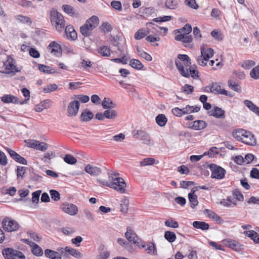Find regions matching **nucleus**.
<instances>
[{"label":"nucleus","mask_w":259,"mask_h":259,"mask_svg":"<svg viewBox=\"0 0 259 259\" xmlns=\"http://www.w3.org/2000/svg\"><path fill=\"white\" fill-rule=\"evenodd\" d=\"M50 20L52 25L55 26L56 30L61 32L65 27L63 16L57 10H53L51 11Z\"/></svg>","instance_id":"obj_1"},{"label":"nucleus","mask_w":259,"mask_h":259,"mask_svg":"<svg viewBox=\"0 0 259 259\" xmlns=\"http://www.w3.org/2000/svg\"><path fill=\"white\" fill-rule=\"evenodd\" d=\"M4 69L0 70V72L3 73L11 74V76L14 75L17 72H20L17 66L14 64V60L10 56H7V59L3 62Z\"/></svg>","instance_id":"obj_2"},{"label":"nucleus","mask_w":259,"mask_h":259,"mask_svg":"<svg viewBox=\"0 0 259 259\" xmlns=\"http://www.w3.org/2000/svg\"><path fill=\"white\" fill-rule=\"evenodd\" d=\"M2 254L5 259H26L25 254L22 251L13 248L3 249Z\"/></svg>","instance_id":"obj_3"},{"label":"nucleus","mask_w":259,"mask_h":259,"mask_svg":"<svg viewBox=\"0 0 259 259\" xmlns=\"http://www.w3.org/2000/svg\"><path fill=\"white\" fill-rule=\"evenodd\" d=\"M211 172V178L212 179H215L221 180L224 178L226 173V170L221 166L217 165L214 163H211L208 165Z\"/></svg>","instance_id":"obj_4"},{"label":"nucleus","mask_w":259,"mask_h":259,"mask_svg":"<svg viewBox=\"0 0 259 259\" xmlns=\"http://www.w3.org/2000/svg\"><path fill=\"white\" fill-rule=\"evenodd\" d=\"M133 137L137 140L143 141V143L150 145L152 140L150 135L145 131L134 130L132 132Z\"/></svg>","instance_id":"obj_5"},{"label":"nucleus","mask_w":259,"mask_h":259,"mask_svg":"<svg viewBox=\"0 0 259 259\" xmlns=\"http://www.w3.org/2000/svg\"><path fill=\"white\" fill-rule=\"evenodd\" d=\"M3 229L7 232H13L17 230L19 228L18 223L9 218H5L2 221Z\"/></svg>","instance_id":"obj_6"},{"label":"nucleus","mask_w":259,"mask_h":259,"mask_svg":"<svg viewBox=\"0 0 259 259\" xmlns=\"http://www.w3.org/2000/svg\"><path fill=\"white\" fill-rule=\"evenodd\" d=\"M111 180L113 181L110 182L111 188L117 190L121 193H124L126 184L124 180L119 177L114 178L113 176L111 177Z\"/></svg>","instance_id":"obj_7"},{"label":"nucleus","mask_w":259,"mask_h":259,"mask_svg":"<svg viewBox=\"0 0 259 259\" xmlns=\"http://www.w3.org/2000/svg\"><path fill=\"white\" fill-rule=\"evenodd\" d=\"M223 243L226 246L236 252L242 251L245 248V246L243 244L235 240L226 239L223 240Z\"/></svg>","instance_id":"obj_8"},{"label":"nucleus","mask_w":259,"mask_h":259,"mask_svg":"<svg viewBox=\"0 0 259 259\" xmlns=\"http://www.w3.org/2000/svg\"><path fill=\"white\" fill-rule=\"evenodd\" d=\"M242 137V142L247 145L254 146L256 144L254 135L250 131L244 130Z\"/></svg>","instance_id":"obj_9"},{"label":"nucleus","mask_w":259,"mask_h":259,"mask_svg":"<svg viewBox=\"0 0 259 259\" xmlns=\"http://www.w3.org/2000/svg\"><path fill=\"white\" fill-rule=\"evenodd\" d=\"M61 208L63 211L71 215H74L78 212L77 207L73 204L66 203Z\"/></svg>","instance_id":"obj_10"},{"label":"nucleus","mask_w":259,"mask_h":259,"mask_svg":"<svg viewBox=\"0 0 259 259\" xmlns=\"http://www.w3.org/2000/svg\"><path fill=\"white\" fill-rule=\"evenodd\" d=\"M80 106L79 101L73 100L68 105L67 112L69 116H75L78 113Z\"/></svg>","instance_id":"obj_11"},{"label":"nucleus","mask_w":259,"mask_h":259,"mask_svg":"<svg viewBox=\"0 0 259 259\" xmlns=\"http://www.w3.org/2000/svg\"><path fill=\"white\" fill-rule=\"evenodd\" d=\"M7 151L10 154L12 158H13L15 161L22 164H27V161L26 160V159L20 156L19 154H18L13 150L8 148H7Z\"/></svg>","instance_id":"obj_12"},{"label":"nucleus","mask_w":259,"mask_h":259,"mask_svg":"<svg viewBox=\"0 0 259 259\" xmlns=\"http://www.w3.org/2000/svg\"><path fill=\"white\" fill-rule=\"evenodd\" d=\"M200 50L201 55L203 56V59L206 62H208L209 59L213 55V50L212 48H207L204 45L201 46Z\"/></svg>","instance_id":"obj_13"},{"label":"nucleus","mask_w":259,"mask_h":259,"mask_svg":"<svg viewBox=\"0 0 259 259\" xmlns=\"http://www.w3.org/2000/svg\"><path fill=\"white\" fill-rule=\"evenodd\" d=\"M210 116H212L217 118L224 119L225 118V112L222 108L215 106L213 108L207 112Z\"/></svg>","instance_id":"obj_14"},{"label":"nucleus","mask_w":259,"mask_h":259,"mask_svg":"<svg viewBox=\"0 0 259 259\" xmlns=\"http://www.w3.org/2000/svg\"><path fill=\"white\" fill-rule=\"evenodd\" d=\"M48 49H51V53L56 56H60L62 54V48L60 45L55 41H52L48 46Z\"/></svg>","instance_id":"obj_15"},{"label":"nucleus","mask_w":259,"mask_h":259,"mask_svg":"<svg viewBox=\"0 0 259 259\" xmlns=\"http://www.w3.org/2000/svg\"><path fill=\"white\" fill-rule=\"evenodd\" d=\"M175 64L182 76L187 78L189 77L190 74L188 72V69H185V66L184 62H180L179 60H175Z\"/></svg>","instance_id":"obj_16"},{"label":"nucleus","mask_w":259,"mask_h":259,"mask_svg":"<svg viewBox=\"0 0 259 259\" xmlns=\"http://www.w3.org/2000/svg\"><path fill=\"white\" fill-rule=\"evenodd\" d=\"M207 125V123L201 120H197L189 124V127L194 130H201L205 128Z\"/></svg>","instance_id":"obj_17"},{"label":"nucleus","mask_w":259,"mask_h":259,"mask_svg":"<svg viewBox=\"0 0 259 259\" xmlns=\"http://www.w3.org/2000/svg\"><path fill=\"white\" fill-rule=\"evenodd\" d=\"M65 33L67 37L71 40H75L77 38V34L74 27L71 25H67L65 29Z\"/></svg>","instance_id":"obj_18"},{"label":"nucleus","mask_w":259,"mask_h":259,"mask_svg":"<svg viewBox=\"0 0 259 259\" xmlns=\"http://www.w3.org/2000/svg\"><path fill=\"white\" fill-rule=\"evenodd\" d=\"M84 170L86 172L92 176H97L102 172V170L100 167L93 166L91 164L86 165Z\"/></svg>","instance_id":"obj_19"},{"label":"nucleus","mask_w":259,"mask_h":259,"mask_svg":"<svg viewBox=\"0 0 259 259\" xmlns=\"http://www.w3.org/2000/svg\"><path fill=\"white\" fill-rule=\"evenodd\" d=\"M2 102L5 103H13L15 104H20V100L19 99L12 95H5L1 97Z\"/></svg>","instance_id":"obj_20"},{"label":"nucleus","mask_w":259,"mask_h":259,"mask_svg":"<svg viewBox=\"0 0 259 259\" xmlns=\"http://www.w3.org/2000/svg\"><path fill=\"white\" fill-rule=\"evenodd\" d=\"M38 69L40 72L47 74L60 73V71H56L52 67L44 64H39L38 65Z\"/></svg>","instance_id":"obj_21"},{"label":"nucleus","mask_w":259,"mask_h":259,"mask_svg":"<svg viewBox=\"0 0 259 259\" xmlns=\"http://www.w3.org/2000/svg\"><path fill=\"white\" fill-rule=\"evenodd\" d=\"M125 237L130 242L132 243H134L136 238H138V235L131 227H127L126 232L125 233Z\"/></svg>","instance_id":"obj_22"},{"label":"nucleus","mask_w":259,"mask_h":259,"mask_svg":"<svg viewBox=\"0 0 259 259\" xmlns=\"http://www.w3.org/2000/svg\"><path fill=\"white\" fill-rule=\"evenodd\" d=\"M243 234L249 237L255 244L259 243V234L254 230L245 231Z\"/></svg>","instance_id":"obj_23"},{"label":"nucleus","mask_w":259,"mask_h":259,"mask_svg":"<svg viewBox=\"0 0 259 259\" xmlns=\"http://www.w3.org/2000/svg\"><path fill=\"white\" fill-rule=\"evenodd\" d=\"M236 79L235 77H231L230 79L228 81V86L231 90L237 93H241V88L238 83L236 82Z\"/></svg>","instance_id":"obj_24"},{"label":"nucleus","mask_w":259,"mask_h":259,"mask_svg":"<svg viewBox=\"0 0 259 259\" xmlns=\"http://www.w3.org/2000/svg\"><path fill=\"white\" fill-rule=\"evenodd\" d=\"M204 211L210 218L215 221L218 224H221L224 222L223 219L212 210L206 209Z\"/></svg>","instance_id":"obj_25"},{"label":"nucleus","mask_w":259,"mask_h":259,"mask_svg":"<svg viewBox=\"0 0 259 259\" xmlns=\"http://www.w3.org/2000/svg\"><path fill=\"white\" fill-rule=\"evenodd\" d=\"M45 254L50 259H61L60 253L50 249H46L45 250Z\"/></svg>","instance_id":"obj_26"},{"label":"nucleus","mask_w":259,"mask_h":259,"mask_svg":"<svg viewBox=\"0 0 259 259\" xmlns=\"http://www.w3.org/2000/svg\"><path fill=\"white\" fill-rule=\"evenodd\" d=\"M193 227L197 229L206 231L209 229V225L208 223L203 221H194L192 224Z\"/></svg>","instance_id":"obj_27"},{"label":"nucleus","mask_w":259,"mask_h":259,"mask_svg":"<svg viewBox=\"0 0 259 259\" xmlns=\"http://www.w3.org/2000/svg\"><path fill=\"white\" fill-rule=\"evenodd\" d=\"M94 117V114L89 110H84L81 114L80 119L81 121L88 122Z\"/></svg>","instance_id":"obj_28"},{"label":"nucleus","mask_w":259,"mask_h":259,"mask_svg":"<svg viewBox=\"0 0 259 259\" xmlns=\"http://www.w3.org/2000/svg\"><path fill=\"white\" fill-rule=\"evenodd\" d=\"M64 251L76 258H81L82 257V254L80 252L70 247H65Z\"/></svg>","instance_id":"obj_29"},{"label":"nucleus","mask_w":259,"mask_h":259,"mask_svg":"<svg viewBox=\"0 0 259 259\" xmlns=\"http://www.w3.org/2000/svg\"><path fill=\"white\" fill-rule=\"evenodd\" d=\"M99 18L96 16H92L90 18L88 19L85 23H87L90 28L94 29L99 24Z\"/></svg>","instance_id":"obj_30"},{"label":"nucleus","mask_w":259,"mask_h":259,"mask_svg":"<svg viewBox=\"0 0 259 259\" xmlns=\"http://www.w3.org/2000/svg\"><path fill=\"white\" fill-rule=\"evenodd\" d=\"M175 39L177 41H182L185 44L190 43L193 40L191 35H186L182 34L176 35Z\"/></svg>","instance_id":"obj_31"},{"label":"nucleus","mask_w":259,"mask_h":259,"mask_svg":"<svg viewBox=\"0 0 259 259\" xmlns=\"http://www.w3.org/2000/svg\"><path fill=\"white\" fill-rule=\"evenodd\" d=\"M102 106L104 109H113L116 106V104L109 98H105L102 101Z\"/></svg>","instance_id":"obj_32"},{"label":"nucleus","mask_w":259,"mask_h":259,"mask_svg":"<svg viewBox=\"0 0 259 259\" xmlns=\"http://www.w3.org/2000/svg\"><path fill=\"white\" fill-rule=\"evenodd\" d=\"M155 121L159 126L163 127L166 124L167 119L164 114H159L156 116Z\"/></svg>","instance_id":"obj_33"},{"label":"nucleus","mask_w":259,"mask_h":259,"mask_svg":"<svg viewBox=\"0 0 259 259\" xmlns=\"http://www.w3.org/2000/svg\"><path fill=\"white\" fill-rule=\"evenodd\" d=\"M111 50L109 47L103 46L98 49V52L103 57H109L111 55Z\"/></svg>","instance_id":"obj_34"},{"label":"nucleus","mask_w":259,"mask_h":259,"mask_svg":"<svg viewBox=\"0 0 259 259\" xmlns=\"http://www.w3.org/2000/svg\"><path fill=\"white\" fill-rule=\"evenodd\" d=\"M104 111V116L109 119H114L117 116V113L115 110L112 109H106Z\"/></svg>","instance_id":"obj_35"},{"label":"nucleus","mask_w":259,"mask_h":259,"mask_svg":"<svg viewBox=\"0 0 259 259\" xmlns=\"http://www.w3.org/2000/svg\"><path fill=\"white\" fill-rule=\"evenodd\" d=\"M93 30V29L90 28L89 25L85 23L83 25L80 27V32L84 37L90 36Z\"/></svg>","instance_id":"obj_36"},{"label":"nucleus","mask_w":259,"mask_h":259,"mask_svg":"<svg viewBox=\"0 0 259 259\" xmlns=\"http://www.w3.org/2000/svg\"><path fill=\"white\" fill-rule=\"evenodd\" d=\"M15 19L19 22L23 24H28L30 25L32 24V21L31 19L25 16L22 15H18L15 16Z\"/></svg>","instance_id":"obj_37"},{"label":"nucleus","mask_w":259,"mask_h":259,"mask_svg":"<svg viewBox=\"0 0 259 259\" xmlns=\"http://www.w3.org/2000/svg\"><path fill=\"white\" fill-rule=\"evenodd\" d=\"M176 60H179L180 62L183 61L184 63L185 67L190 66L191 62L190 57L185 54H179L177 56V59Z\"/></svg>","instance_id":"obj_38"},{"label":"nucleus","mask_w":259,"mask_h":259,"mask_svg":"<svg viewBox=\"0 0 259 259\" xmlns=\"http://www.w3.org/2000/svg\"><path fill=\"white\" fill-rule=\"evenodd\" d=\"M32 253L37 256H41L43 254V250L41 248L34 242H32Z\"/></svg>","instance_id":"obj_39"},{"label":"nucleus","mask_w":259,"mask_h":259,"mask_svg":"<svg viewBox=\"0 0 259 259\" xmlns=\"http://www.w3.org/2000/svg\"><path fill=\"white\" fill-rule=\"evenodd\" d=\"M164 237V238L169 243L174 242L177 238L176 234L170 231H165Z\"/></svg>","instance_id":"obj_40"},{"label":"nucleus","mask_w":259,"mask_h":259,"mask_svg":"<svg viewBox=\"0 0 259 259\" xmlns=\"http://www.w3.org/2000/svg\"><path fill=\"white\" fill-rule=\"evenodd\" d=\"M243 132H244V129H235L232 132V136L237 141H241L242 142V136L243 135Z\"/></svg>","instance_id":"obj_41"},{"label":"nucleus","mask_w":259,"mask_h":259,"mask_svg":"<svg viewBox=\"0 0 259 259\" xmlns=\"http://www.w3.org/2000/svg\"><path fill=\"white\" fill-rule=\"evenodd\" d=\"M62 10L67 14L71 16L75 15L76 12L74 8L68 5H63L62 7Z\"/></svg>","instance_id":"obj_42"},{"label":"nucleus","mask_w":259,"mask_h":259,"mask_svg":"<svg viewBox=\"0 0 259 259\" xmlns=\"http://www.w3.org/2000/svg\"><path fill=\"white\" fill-rule=\"evenodd\" d=\"M130 65L134 69L137 70H141L144 66L142 63L139 60L135 59H131L130 62Z\"/></svg>","instance_id":"obj_43"},{"label":"nucleus","mask_w":259,"mask_h":259,"mask_svg":"<svg viewBox=\"0 0 259 259\" xmlns=\"http://www.w3.org/2000/svg\"><path fill=\"white\" fill-rule=\"evenodd\" d=\"M188 199L190 203V206L192 208H194L198 204L197 195H192L191 194H188Z\"/></svg>","instance_id":"obj_44"},{"label":"nucleus","mask_w":259,"mask_h":259,"mask_svg":"<svg viewBox=\"0 0 259 259\" xmlns=\"http://www.w3.org/2000/svg\"><path fill=\"white\" fill-rule=\"evenodd\" d=\"M129 200L127 198H123L121 200L120 211L123 213L127 212L128 209Z\"/></svg>","instance_id":"obj_45"},{"label":"nucleus","mask_w":259,"mask_h":259,"mask_svg":"<svg viewBox=\"0 0 259 259\" xmlns=\"http://www.w3.org/2000/svg\"><path fill=\"white\" fill-rule=\"evenodd\" d=\"M64 161L67 164H74L76 163V158L71 154H66L64 157Z\"/></svg>","instance_id":"obj_46"},{"label":"nucleus","mask_w":259,"mask_h":259,"mask_svg":"<svg viewBox=\"0 0 259 259\" xmlns=\"http://www.w3.org/2000/svg\"><path fill=\"white\" fill-rule=\"evenodd\" d=\"M192 27L191 25L188 23L185 25V26L181 29H177L178 32H183V34L187 35L189 34L192 31Z\"/></svg>","instance_id":"obj_47"},{"label":"nucleus","mask_w":259,"mask_h":259,"mask_svg":"<svg viewBox=\"0 0 259 259\" xmlns=\"http://www.w3.org/2000/svg\"><path fill=\"white\" fill-rule=\"evenodd\" d=\"M35 146H33L36 150L44 151L48 148V145L46 143L39 142V141H37V142H35Z\"/></svg>","instance_id":"obj_48"},{"label":"nucleus","mask_w":259,"mask_h":259,"mask_svg":"<svg viewBox=\"0 0 259 259\" xmlns=\"http://www.w3.org/2000/svg\"><path fill=\"white\" fill-rule=\"evenodd\" d=\"M16 189L14 187H11L9 188H6L5 187H3L1 189V192L4 194H8L11 196H13L15 195L16 192Z\"/></svg>","instance_id":"obj_49"},{"label":"nucleus","mask_w":259,"mask_h":259,"mask_svg":"<svg viewBox=\"0 0 259 259\" xmlns=\"http://www.w3.org/2000/svg\"><path fill=\"white\" fill-rule=\"evenodd\" d=\"M147 34L146 30L144 29H140L135 34L134 37L137 40L141 39L145 37Z\"/></svg>","instance_id":"obj_50"},{"label":"nucleus","mask_w":259,"mask_h":259,"mask_svg":"<svg viewBox=\"0 0 259 259\" xmlns=\"http://www.w3.org/2000/svg\"><path fill=\"white\" fill-rule=\"evenodd\" d=\"M155 162V159L152 157H148L144 158L140 162L141 166L153 165Z\"/></svg>","instance_id":"obj_51"},{"label":"nucleus","mask_w":259,"mask_h":259,"mask_svg":"<svg viewBox=\"0 0 259 259\" xmlns=\"http://www.w3.org/2000/svg\"><path fill=\"white\" fill-rule=\"evenodd\" d=\"M21 92L22 93L23 95L25 97V99L22 101H20V105L26 104L30 99V92L27 89H22Z\"/></svg>","instance_id":"obj_52"},{"label":"nucleus","mask_w":259,"mask_h":259,"mask_svg":"<svg viewBox=\"0 0 259 259\" xmlns=\"http://www.w3.org/2000/svg\"><path fill=\"white\" fill-rule=\"evenodd\" d=\"M164 225L166 227L172 228H177L179 227L178 223L172 219L166 220L164 222Z\"/></svg>","instance_id":"obj_53"},{"label":"nucleus","mask_w":259,"mask_h":259,"mask_svg":"<svg viewBox=\"0 0 259 259\" xmlns=\"http://www.w3.org/2000/svg\"><path fill=\"white\" fill-rule=\"evenodd\" d=\"M165 6L167 9L174 10L177 8L178 4L177 2L174 0H166Z\"/></svg>","instance_id":"obj_54"},{"label":"nucleus","mask_w":259,"mask_h":259,"mask_svg":"<svg viewBox=\"0 0 259 259\" xmlns=\"http://www.w3.org/2000/svg\"><path fill=\"white\" fill-rule=\"evenodd\" d=\"M58 88V85L55 83L50 84L44 88L45 93H49L56 91Z\"/></svg>","instance_id":"obj_55"},{"label":"nucleus","mask_w":259,"mask_h":259,"mask_svg":"<svg viewBox=\"0 0 259 259\" xmlns=\"http://www.w3.org/2000/svg\"><path fill=\"white\" fill-rule=\"evenodd\" d=\"M250 75L253 79H259V65L251 69Z\"/></svg>","instance_id":"obj_56"},{"label":"nucleus","mask_w":259,"mask_h":259,"mask_svg":"<svg viewBox=\"0 0 259 259\" xmlns=\"http://www.w3.org/2000/svg\"><path fill=\"white\" fill-rule=\"evenodd\" d=\"M50 194L51 198L55 201H58L60 199V194L58 191L54 189L51 190Z\"/></svg>","instance_id":"obj_57"},{"label":"nucleus","mask_w":259,"mask_h":259,"mask_svg":"<svg viewBox=\"0 0 259 259\" xmlns=\"http://www.w3.org/2000/svg\"><path fill=\"white\" fill-rule=\"evenodd\" d=\"M196 68L197 66L195 65H193L192 66H190L188 70V71L189 70L190 71L191 77L194 79H196L198 77V72L196 69Z\"/></svg>","instance_id":"obj_58"},{"label":"nucleus","mask_w":259,"mask_h":259,"mask_svg":"<svg viewBox=\"0 0 259 259\" xmlns=\"http://www.w3.org/2000/svg\"><path fill=\"white\" fill-rule=\"evenodd\" d=\"M232 194L237 200L239 201L244 200V196L238 189H236L233 191Z\"/></svg>","instance_id":"obj_59"},{"label":"nucleus","mask_w":259,"mask_h":259,"mask_svg":"<svg viewBox=\"0 0 259 259\" xmlns=\"http://www.w3.org/2000/svg\"><path fill=\"white\" fill-rule=\"evenodd\" d=\"M255 65L254 61L252 60L244 61L241 64V66L245 69H249Z\"/></svg>","instance_id":"obj_60"},{"label":"nucleus","mask_w":259,"mask_h":259,"mask_svg":"<svg viewBox=\"0 0 259 259\" xmlns=\"http://www.w3.org/2000/svg\"><path fill=\"white\" fill-rule=\"evenodd\" d=\"M150 245L146 249V251H147V253H150L152 252L153 254L156 255L157 254V249L155 244L153 242H150Z\"/></svg>","instance_id":"obj_61"},{"label":"nucleus","mask_w":259,"mask_h":259,"mask_svg":"<svg viewBox=\"0 0 259 259\" xmlns=\"http://www.w3.org/2000/svg\"><path fill=\"white\" fill-rule=\"evenodd\" d=\"M209 89L210 92L216 94H220V91H221V86L218 85L217 83H212Z\"/></svg>","instance_id":"obj_62"},{"label":"nucleus","mask_w":259,"mask_h":259,"mask_svg":"<svg viewBox=\"0 0 259 259\" xmlns=\"http://www.w3.org/2000/svg\"><path fill=\"white\" fill-rule=\"evenodd\" d=\"M41 193V190H37L32 193V201L33 203H37L39 201V196Z\"/></svg>","instance_id":"obj_63"},{"label":"nucleus","mask_w":259,"mask_h":259,"mask_svg":"<svg viewBox=\"0 0 259 259\" xmlns=\"http://www.w3.org/2000/svg\"><path fill=\"white\" fill-rule=\"evenodd\" d=\"M250 177L253 179H259V170L255 167L252 168L250 172Z\"/></svg>","instance_id":"obj_64"}]
</instances>
